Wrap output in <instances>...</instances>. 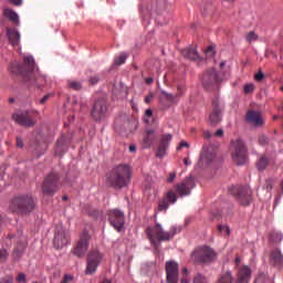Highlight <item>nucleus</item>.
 I'll use <instances>...</instances> for the list:
<instances>
[{"mask_svg":"<svg viewBox=\"0 0 283 283\" xmlns=\"http://www.w3.org/2000/svg\"><path fill=\"white\" fill-rule=\"evenodd\" d=\"M132 182V167L127 164L115 166L106 176V185L113 189H125Z\"/></svg>","mask_w":283,"mask_h":283,"instance_id":"f257e3e1","label":"nucleus"},{"mask_svg":"<svg viewBox=\"0 0 283 283\" xmlns=\"http://www.w3.org/2000/svg\"><path fill=\"white\" fill-rule=\"evenodd\" d=\"M146 233L151 244H154V247L158 249V247H160V242H167L171 240L174 235H176V230H174L172 232L171 230L170 232L164 231L163 226H160V223H157L151 228H147Z\"/></svg>","mask_w":283,"mask_h":283,"instance_id":"f03ea898","label":"nucleus"},{"mask_svg":"<svg viewBox=\"0 0 283 283\" xmlns=\"http://www.w3.org/2000/svg\"><path fill=\"white\" fill-rule=\"evenodd\" d=\"M10 209L15 213H30L34 210V199L30 195H19L11 201Z\"/></svg>","mask_w":283,"mask_h":283,"instance_id":"7ed1b4c3","label":"nucleus"},{"mask_svg":"<svg viewBox=\"0 0 283 283\" xmlns=\"http://www.w3.org/2000/svg\"><path fill=\"white\" fill-rule=\"evenodd\" d=\"M24 64L29 65L25 82L30 85H34V87H43L45 85V76L34 70V57L30 55L24 56Z\"/></svg>","mask_w":283,"mask_h":283,"instance_id":"20e7f679","label":"nucleus"},{"mask_svg":"<svg viewBox=\"0 0 283 283\" xmlns=\"http://www.w3.org/2000/svg\"><path fill=\"white\" fill-rule=\"evenodd\" d=\"M229 193H231V196H233L243 207H249V205H251V200H253V191H251V188L247 186H232L229 188Z\"/></svg>","mask_w":283,"mask_h":283,"instance_id":"39448f33","label":"nucleus"},{"mask_svg":"<svg viewBox=\"0 0 283 283\" xmlns=\"http://www.w3.org/2000/svg\"><path fill=\"white\" fill-rule=\"evenodd\" d=\"M191 260L197 264L213 262L216 260V251L209 247L198 248L192 252Z\"/></svg>","mask_w":283,"mask_h":283,"instance_id":"423d86ee","label":"nucleus"},{"mask_svg":"<svg viewBox=\"0 0 283 283\" xmlns=\"http://www.w3.org/2000/svg\"><path fill=\"white\" fill-rule=\"evenodd\" d=\"M230 151L235 165H244V163H247V146H244V142L241 139L232 142Z\"/></svg>","mask_w":283,"mask_h":283,"instance_id":"0eeeda50","label":"nucleus"},{"mask_svg":"<svg viewBox=\"0 0 283 283\" xmlns=\"http://www.w3.org/2000/svg\"><path fill=\"white\" fill-rule=\"evenodd\" d=\"M103 253H101L98 249H92L88 252L85 269L86 275H94V273H96V270L101 265V262H103Z\"/></svg>","mask_w":283,"mask_h":283,"instance_id":"6e6552de","label":"nucleus"},{"mask_svg":"<svg viewBox=\"0 0 283 283\" xmlns=\"http://www.w3.org/2000/svg\"><path fill=\"white\" fill-rule=\"evenodd\" d=\"M108 222L115 231H123L125 229V212L119 209H112L107 211Z\"/></svg>","mask_w":283,"mask_h":283,"instance_id":"1a4fd4ad","label":"nucleus"},{"mask_svg":"<svg viewBox=\"0 0 283 283\" xmlns=\"http://www.w3.org/2000/svg\"><path fill=\"white\" fill-rule=\"evenodd\" d=\"M220 84V77L216 69L208 70L202 76V85L207 92H211Z\"/></svg>","mask_w":283,"mask_h":283,"instance_id":"9d476101","label":"nucleus"},{"mask_svg":"<svg viewBox=\"0 0 283 283\" xmlns=\"http://www.w3.org/2000/svg\"><path fill=\"white\" fill-rule=\"evenodd\" d=\"M12 118L21 127H34L36 120L30 111H18L12 115Z\"/></svg>","mask_w":283,"mask_h":283,"instance_id":"9b49d317","label":"nucleus"},{"mask_svg":"<svg viewBox=\"0 0 283 283\" xmlns=\"http://www.w3.org/2000/svg\"><path fill=\"white\" fill-rule=\"evenodd\" d=\"M44 196H54L59 191V175L51 172L42 185Z\"/></svg>","mask_w":283,"mask_h":283,"instance_id":"f8f14e48","label":"nucleus"},{"mask_svg":"<svg viewBox=\"0 0 283 283\" xmlns=\"http://www.w3.org/2000/svg\"><path fill=\"white\" fill-rule=\"evenodd\" d=\"M224 112V105L220 103V97L216 96L212 98L211 113L209 122L211 125H218L222 120V113Z\"/></svg>","mask_w":283,"mask_h":283,"instance_id":"ddd939ff","label":"nucleus"},{"mask_svg":"<svg viewBox=\"0 0 283 283\" xmlns=\"http://www.w3.org/2000/svg\"><path fill=\"white\" fill-rule=\"evenodd\" d=\"M91 116L94 120H104L107 116V101L104 98L97 99L93 105Z\"/></svg>","mask_w":283,"mask_h":283,"instance_id":"4468645a","label":"nucleus"},{"mask_svg":"<svg viewBox=\"0 0 283 283\" xmlns=\"http://www.w3.org/2000/svg\"><path fill=\"white\" fill-rule=\"evenodd\" d=\"M90 232L87 231L81 234L80 240L73 249V254H75L76 258H83L85 253H87V249H90Z\"/></svg>","mask_w":283,"mask_h":283,"instance_id":"2eb2a0df","label":"nucleus"},{"mask_svg":"<svg viewBox=\"0 0 283 283\" xmlns=\"http://www.w3.org/2000/svg\"><path fill=\"white\" fill-rule=\"evenodd\" d=\"M193 187H196L193 177H187L180 184H177L175 189L180 198H185V196H191V189H193Z\"/></svg>","mask_w":283,"mask_h":283,"instance_id":"dca6fc26","label":"nucleus"},{"mask_svg":"<svg viewBox=\"0 0 283 283\" xmlns=\"http://www.w3.org/2000/svg\"><path fill=\"white\" fill-rule=\"evenodd\" d=\"M180 277L178 262L167 261L166 262V282L167 283H178Z\"/></svg>","mask_w":283,"mask_h":283,"instance_id":"f3484780","label":"nucleus"},{"mask_svg":"<svg viewBox=\"0 0 283 283\" xmlns=\"http://www.w3.org/2000/svg\"><path fill=\"white\" fill-rule=\"evenodd\" d=\"M213 160H216V148L205 145L199 157L200 167H207V165H211Z\"/></svg>","mask_w":283,"mask_h":283,"instance_id":"a211bd4d","label":"nucleus"},{"mask_svg":"<svg viewBox=\"0 0 283 283\" xmlns=\"http://www.w3.org/2000/svg\"><path fill=\"white\" fill-rule=\"evenodd\" d=\"M70 243V237L67 235V231L63 229V227H57L55 230V237L53 239L54 249H63V247H67Z\"/></svg>","mask_w":283,"mask_h":283,"instance_id":"6ab92c4d","label":"nucleus"},{"mask_svg":"<svg viewBox=\"0 0 283 283\" xmlns=\"http://www.w3.org/2000/svg\"><path fill=\"white\" fill-rule=\"evenodd\" d=\"M172 138L174 136H171V134H166L161 136L158 149L156 151L157 158H165V156L167 155V149L169 148V143H171Z\"/></svg>","mask_w":283,"mask_h":283,"instance_id":"aec40b11","label":"nucleus"},{"mask_svg":"<svg viewBox=\"0 0 283 283\" xmlns=\"http://www.w3.org/2000/svg\"><path fill=\"white\" fill-rule=\"evenodd\" d=\"M69 145H70V137L62 135L55 144V148H54L55 155L63 156V154L67 151Z\"/></svg>","mask_w":283,"mask_h":283,"instance_id":"412c9836","label":"nucleus"},{"mask_svg":"<svg viewBox=\"0 0 283 283\" xmlns=\"http://www.w3.org/2000/svg\"><path fill=\"white\" fill-rule=\"evenodd\" d=\"M23 62H25V57L23 59ZM9 72L12 74H22L24 78H28V74L30 72V67L28 64L24 63V67L21 66L19 62H12L9 66Z\"/></svg>","mask_w":283,"mask_h":283,"instance_id":"4be33fe9","label":"nucleus"},{"mask_svg":"<svg viewBox=\"0 0 283 283\" xmlns=\"http://www.w3.org/2000/svg\"><path fill=\"white\" fill-rule=\"evenodd\" d=\"M181 56H184V59H187L188 61H195V62L202 61V57H200V54H198V51L193 45L182 49Z\"/></svg>","mask_w":283,"mask_h":283,"instance_id":"5701e85b","label":"nucleus"},{"mask_svg":"<svg viewBox=\"0 0 283 283\" xmlns=\"http://www.w3.org/2000/svg\"><path fill=\"white\" fill-rule=\"evenodd\" d=\"M247 120L248 123H252V125H254L255 127H262V125H264V119L262 118V115L255 111L248 112Z\"/></svg>","mask_w":283,"mask_h":283,"instance_id":"b1692460","label":"nucleus"},{"mask_svg":"<svg viewBox=\"0 0 283 283\" xmlns=\"http://www.w3.org/2000/svg\"><path fill=\"white\" fill-rule=\"evenodd\" d=\"M142 143L145 149H149V147L156 143V132L154 129H147L144 133Z\"/></svg>","mask_w":283,"mask_h":283,"instance_id":"393cba45","label":"nucleus"},{"mask_svg":"<svg viewBox=\"0 0 283 283\" xmlns=\"http://www.w3.org/2000/svg\"><path fill=\"white\" fill-rule=\"evenodd\" d=\"M270 262L273 264V266H276L277 269H282L283 265V254L280 249L272 250L270 254Z\"/></svg>","mask_w":283,"mask_h":283,"instance_id":"a878e982","label":"nucleus"},{"mask_svg":"<svg viewBox=\"0 0 283 283\" xmlns=\"http://www.w3.org/2000/svg\"><path fill=\"white\" fill-rule=\"evenodd\" d=\"M251 280V269L243 266L238 272L237 283H249Z\"/></svg>","mask_w":283,"mask_h":283,"instance_id":"bb28decb","label":"nucleus"},{"mask_svg":"<svg viewBox=\"0 0 283 283\" xmlns=\"http://www.w3.org/2000/svg\"><path fill=\"white\" fill-rule=\"evenodd\" d=\"M3 14L9 21H12L14 25H19V13L12 9H4Z\"/></svg>","mask_w":283,"mask_h":283,"instance_id":"cd10ccee","label":"nucleus"},{"mask_svg":"<svg viewBox=\"0 0 283 283\" xmlns=\"http://www.w3.org/2000/svg\"><path fill=\"white\" fill-rule=\"evenodd\" d=\"M27 245H28V243L25 241L18 242L17 247L13 250L14 260H19V258H21V255H23Z\"/></svg>","mask_w":283,"mask_h":283,"instance_id":"c85d7f7f","label":"nucleus"},{"mask_svg":"<svg viewBox=\"0 0 283 283\" xmlns=\"http://www.w3.org/2000/svg\"><path fill=\"white\" fill-rule=\"evenodd\" d=\"M241 25H243V28H251V25H253V23H255V17L251 13H248L242 20H241Z\"/></svg>","mask_w":283,"mask_h":283,"instance_id":"c756f323","label":"nucleus"},{"mask_svg":"<svg viewBox=\"0 0 283 283\" xmlns=\"http://www.w3.org/2000/svg\"><path fill=\"white\" fill-rule=\"evenodd\" d=\"M160 101H167L168 105H171L176 103V95L163 91L160 95Z\"/></svg>","mask_w":283,"mask_h":283,"instance_id":"7c9ffc66","label":"nucleus"},{"mask_svg":"<svg viewBox=\"0 0 283 283\" xmlns=\"http://www.w3.org/2000/svg\"><path fill=\"white\" fill-rule=\"evenodd\" d=\"M269 167V159L265 156H261L256 163L259 171H264Z\"/></svg>","mask_w":283,"mask_h":283,"instance_id":"2f4dec72","label":"nucleus"},{"mask_svg":"<svg viewBox=\"0 0 283 283\" xmlns=\"http://www.w3.org/2000/svg\"><path fill=\"white\" fill-rule=\"evenodd\" d=\"M217 283H233V275L231 272H226L219 277Z\"/></svg>","mask_w":283,"mask_h":283,"instance_id":"473e14b6","label":"nucleus"},{"mask_svg":"<svg viewBox=\"0 0 283 283\" xmlns=\"http://www.w3.org/2000/svg\"><path fill=\"white\" fill-rule=\"evenodd\" d=\"M282 232L272 231L270 233V241L274 242L275 244H277V242H282Z\"/></svg>","mask_w":283,"mask_h":283,"instance_id":"72a5a7b5","label":"nucleus"},{"mask_svg":"<svg viewBox=\"0 0 283 283\" xmlns=\"http://www.w3.org/2000/svg\"><path fill=\"white\" fill-rule=\"evenodd\" d=\"M166 200L171 205H175V202L178 201V196H176V192H174V190H170L166 195Z\"/></svg>","mask_w":283,"mask_h":283,"instance_id":"f704fd0d","label":"nucleus"},{"mask_svg":"<svg viewBox=\"0 0 283 283\" xmlns=\"http://www.w3.org/2000/svg\"><path fill=\"white\" fill-rule=\"evenodd\" d=\"M99 81H101V75L99 74H92L87 78L88 85H98Z\"/></svg>","mask_w":283,"mask_h":283,"instance_id":"c9c22d12","label":"nucleus"},{"mask_svg":"<svg viewBox=\"0 0 283 283\" xmlns=\"http://www.w3.org/2000/svg\"><path fill=\"white\" fill-rule=\"evenodd\" d=\"M67 85L70 90H75V92H78V90L83 88V84H81V82L77 81H69Z\"/></svg>","mask_w":283,"mask_h":283,"instance_id":"e433bc0d","label":"nucleus"},{"mask_svg":"<svg viewBox=\"0 0 283 283\" xmlns=\"http://www.w3.org/2000/svg\"><path fill=\"white\" fill-rule=\"evenodd\" d=\"M127 61V54L122 53L118 56L115 57L114 63L115 65H123Z\"/></svg>","mask_w":283,"mask_h":283,"instance_id":"4c0bfd02","label":"nucleus"},{"mask_svg":"<svg viewBox=\"0 0 283 283\" xmlns=\"http://www.w3.org/2000/svg\"><path fill=\"white\" fill-rule=\"evenodd\" d=\"M8 41L10 45H13V48H19V43H21V40L19 36H9Z\"/></svg>","mask_w":283,"mask_h":283,"instance_id":"58836bf2","label":"nucleus"},{"mask_svg":"<svg viewBox=\"0 0 283 283\" xmlns=\"http://www.w3.org/2000/svg\"><path fill=\"white\" fill-rule=\"evenodd\" d=\"M169 209V201L164 199L159 202L158 210L159 211H167Z\"/></svg>","mask_w":283,"mask_h":283,"instance_id":"ea45409f","label":"nucleus"},{"mask_svg":"<svg viewBox=\"0 0 283 283\" xmlns=\"http://www.w3.org/2000/svg\"><path fill=\"white\" fill-rule=\"evenodd\" d=\"M8 250L6 248L0 249V262H6L8 260Z\"/></svg>","mask_w":283,"mask_h":283,"instance_id":"a19ab883","label":"nucleus"},{"mask_svg":"<svg viewBox=\"0 0 283 283\" xmlns=\"http://www.w3.org/2000/svg\"><path fill=\"white\" fill-rule=\"evenodd\" d=\"M218 232L223 233V235H229V233H231V230H229L228 226H219Z\"/></svg>","mask_w":283,"mask_h":283,"instance_id":"79ce46f5","label":"nucleus"},{"mask_svg":"<svg viewBox=\"0 0 283 283\" xmlns=\"http://www.w3.org/2000/svg\"><path fill=\"white\" fill-rule=\"evenodd\" d=\"M255 90V86L253 84H245L243 87L244 94H251Z\"/></svg>","mask_w":283,"mask_h":283,"instance_id":"37998d69","label":"nucleus"},{"mask_svg":"<svg viewBox=\"0 0 283 283\" xmlns=\"http://www.w3.org/2000/svg\"><path fill=\"white\" fill-rule=\"evenodd\" d=\"M193 283H207V279L201 274H197L193 279Z\"/></svg>","mask_w":283,"mask_h":283,"instance_id":"c03bdc74","label":"nucleus"},{"mask_svg":"<svg viewBox=\"0 0 283 283\" xmlns=\"http://www.w3.org/2000/svg\"><path fill=\"white\" fill-rule=\"evenodd\" d=\"M269 144V137L265 135H260L259 136V145H268Z\"/></svg>","mask_w":283,"mask_h":283,"instance_id":"a18cd8bd","label":"nucleus"},{"mask_svg":"<svg viewBox=\"0 0 283 283\" xmlns=\"http://www.w3.org/2000/svg\"><path fill=\"white\" fill-rule=\"evenodd\" d=\"M264 187L268 191H271L273 189V179H266Z\"/></svg>","mask_w":283,"mask_h":283,"instance_id":"49530a36","label":"nucleus"},{"mask_svg":"<svg viewBox=\"0 0 283 283\" xmlns=\"http://www.w3.org/2000/svg\"><path fill=\"white\" fill-rule=\"evenodd\" d=\"M8 34L9 36H21V33H19V30L17 29H9Z\"/></svg>","mask_w":283,"mask_h":283,"instance_id":"de8ad7c7","label":"nucleus"},{"mask_svg":"<svg viewBox=\"0 0 283 283\" xmlns=\"http://www.w3.org/2000/svg\"><path fill=\"white\" fill-rule=\"evenodd\" d=\"M254 80L258 81V82L264 81V73H262V71L260 70V71L254 75Z\"/></svg>","mask_w":283,"mask_h":283,"instance_id":"09e8293b","label":"nucleus"},{"mask_svg":"<svg viewBox=\"0 0 283 283\" xmlns=\"http://www.w3.org/2000/svg\"><path fill=\"white\" fill-rule=\"evenodd\" d=\"M207 56H213L216 54V50L213 49V45H210L206 50Z\"/></svg>","mask_w":283,"mask_h":283,"instance_id":"8fccbe9b","label":"nucleus"},{"mask_svg":"<svg viewBox=\"0 0 283 283\" xmlns=\"http://www.w3.org/2000/svg\"><path fill=\"white\" fill-rule=\"evenodd\" d=\"M52 96V94H46L44 95L40 101V105H45V103H48V101H50V97Z\"/></svg>","mask_w":283,"mask_h":283,"instance_id":"3c124183","label":"nucleus"},{"mask_svg":"<svg viewBox=\"0 0 283 283\" xmlns=\"http://www.w3.org/2000/svg\"><path fill=\"white\" fill-rule=\"evenodd\" d=\"M14 279L12 276H6L0 280V283H12Z\"/></svg>","mask_w":283,"mask_h":283,"instance_id":"603ef678","label":"nucleus"},{"mask_svg":"<svg viewBox=\"0 0 283 283\" xmlns=\"http://www.w3.org/2000/svg\"><path fill=\"white\" fill-rule=\"evenodd\" d=\"M176 180V172H170L167 177V182H174Z\"/></svg>","mask_w":283,"mask_h":283,"instance_id":"864d4df0","label":"nucleus"},{"mask_svg":"<svg viewBox=\"0 0 283 283\" xmlns=\"http://www.w3.org/2000/svg\"><path fill=\"white\" fill-rule=\"evenodd\" d=\"M182 147L189 148V143L180 142L179 146L177 147V151H180V149H182Z\"/></svg>","mask_w":283,"mask_h":283,"instance_id":"5fc2aeb1","label":"nucleus"},{"mask_svg":"<svg viewBox=\"0 0 283 283\" xmlns=\"http://www.w3.org/2000/svg\"><path fill=\"white\" fill-rule=\"evenodd\" d=\"M154 101V93H150L148 96L145 97V103L149 105Z\"/></svg>","mask_w":283,"mask_h":283,"instance_id":"6e6d98bb","label":"nucleus"},{"mask_svg":"<svg viewBox=\"0 0 283 283\" xmlns=\"http://www.w3.org/2000/svg\"><path fill=\"white\" fill-rule=\"evenodd\" d=\"M17 282H25V274L23 273L18 274Z\"/></svg>","mask_w":283,"mask_h":283,"instance_id":"4d7b16f0","label":"nucleus"},{"mask_svg":"<svg viewBox=\"0 0 283 283\" xmlns=\"http://www.w3.org/2000/svg\"><path fill=\"white\" fill-rule=\"evenodd\" d=\"M17 147L20 149L23 148V139H21V137H17Z\"/></svg>","mask_w":283,"mask_h":283,"instance_id":"13d9d810","label":"nucleus"},{"mask_svg":"<svg viewBox=\"0 0 283 283\" xmlns=\"http://www.w3.org/2000/svg\"><path fill=\"white\" fill-rule=\"evenodd\" d=\"M12 6H21L23 3V0H9Z\"/></svg>","mask_w":283,"mask_h":283,"instance_id":"bf43d9fd","label":"nucleus"},{"mask_svg":"<svg viewBox=\"0 0 283 283\" xmlns=\"http://www.w3.org/2000/svg\"><path fill=\"white\" fill-rule=\"evenodd\" d=\"M214 136H218L219 138L224 136V130L222 128L218 129L216 133H214Z\"/></svg>","mask_w":283,"mask_h":283,"instance_id":"052dcab7","label":"nucleus"},{"mask_svg":"<svg viewBox=\"0 0 283 283\" xmlns=\"http://www.w3.org/2000/svg\"><path fill=\"white\" fill-rule=\"evenodd\" d=\"M67 282H72V276L66 274V275H64L62 283H67Z\"/></svg>","mask_w":283,"mask_h":283,"instance_id":"680f3d73","label":"nucleus"},{"mask_svg":"<svg viewBox=\"0 0 283 283\" xmlns=\"http://www.w3.org/2000/svg\"><path fill=\"white\" fill-rule=\"evenodd\" d=\"M145 114H146V116L149 118V117L153 116L154 112L148 108V109H146Z\"/></svg>","mask_w":283,"mask_h":283,"instance_id":"e2e57ef3","label":"nucleus"},{"mask_svg":"<svg viewBox=\"0 0 283 283\" xmlns=\"http://www.w3.org/2000/svg\"><path fill=\"white\" fill-rule=\"evenodd\" d=\"M147 85H151L154 83V80L151 77L146 78Z\"/></svg>","mask_w":283,"mask_h":283,"instance_id":"0e129e2a","label":"nucleus"},{"mask_svg":"<svg viewBox=\"0 0 283 283\" xmlns=\"http://www.w3.org/2000/svg\"><path fill=\"white\" fill-rule=\"evenodd\" d=\"M129 151H130L132 154H134V151H136V146H134V145L129 146Z\"/></svg>","mask_w":283,"mask_h":283,"instance_id":"69168bd1","label":"nucleus"},{"mask_svg":"<svg viewBox=\"0 0 283 283\" xmlns=\"http://www.w3.org/2000/svg\"><path fill=\"white\" fill-rule=\"evenodd\" d=\"M247 36H256L255 31H250Z\"/></svg>","mask_w":283,"mask_h":283,"instance_id":"338daca9","label":"nucleus"},{"mask_svg":"<svg viewBox=\"0 0 283 283\" xmlns=\"http://www.w3.org/2000/svg\"><path fill=\"white\" fill-rule=\"evenodd\" d=\"M180 283H189V280H187V277L184 276Z\"/></svg>","mask_w":283,"mask_h":283,"instance_id":"774afa93","label":"nucleus"}]
</instances>
